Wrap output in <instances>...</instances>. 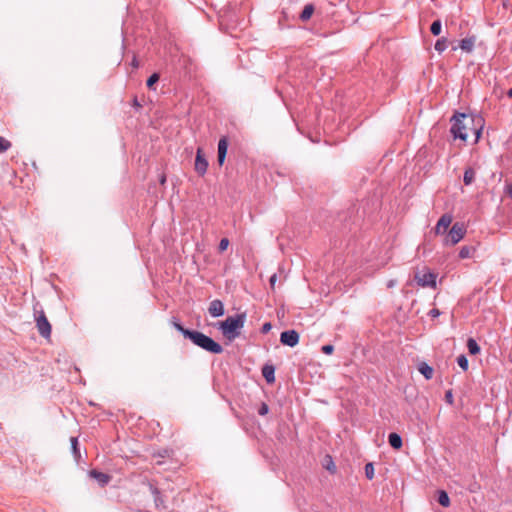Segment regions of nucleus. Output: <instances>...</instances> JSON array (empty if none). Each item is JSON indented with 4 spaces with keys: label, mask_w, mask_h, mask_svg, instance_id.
Masks as SVG:
<instances>
[{
    "label": "nucleus",
    "mask_w": 512,
    "mask_h": 512,
    "mask_svg": "<svg viewBox=\"0 0 512 512\" xmlns=\"http://www.w3.org/2000/svg\"><path fill=\"white\" fill-rule=\"evenodd\" d=\"M246 322V313H239L234 316H228L224 321L218 323V329L223 336L229 340H234L240 335V330Z\"/></svg>",
    "instance_id": "nucleus-3"
},
{
    "label": "nucleus",
    "mask_w": 512,
    "mask_h": 512,
    "mask_svg": "<svg viewBox=\"0 0 512 512\" xmlns=\"http://www.w3.org/2000/svg\"><path fill=\"white\" fill-rule=\"evenodd\" d=\"M388 442L390 446L395 450H399L403 445L402 437L395 432H392L388 435Z\"/></svg>",
    "instance_id": "nucleus-16"
},
{
    "label": "nucleus",
    "mask_w": 512,
    "mask_h": 512,
    "mask_svg": "<svg viewBox=\"0 0 512 512\" xmlns=\"http://www.w3.org/2000/svg\"><path fill=\"white\" fill-rule=\"evenodd\" d=\"M465 233L466 229L463 224L459 222L454 223L447 234L446 243L451 245L457 244L463 239Z\"/></svg>",
    "instance_id": "nucleus-6"
},
{
    "label": "nucleus",
    "mask_w": 512,
    "mask_h": 512,
    "mask_svg": "<svg viewBox=\"0 0 512 512\" xmlns=\"http://www.w3.org/2000/svg\"><path fill=\"white\" fill-rule=\"evenodd\" d=\"M448 47V40L447 38L445 37H442V38H439L436 43H435V50L438 52V53H442L443 51H445Z\"/></svg>",
    "instance_id": "nucleus-23"
},
{
    "label": "nucleus",
    "mask_w": 512,
    "mask_h": 512,
    "mask_svg": "<svg viewBox=\"0 0 512 512\" xmlns=\"http://www.w3.org/2000/svg\"><path fill=\"white\" fill-rule=\"evenodd\" d=\"M271 328H272L271 323L270 322H266V323L263 324V326L261 328V332L263 334H266V333H268L271 330Z\"/></svg>",
    "instance_id": "nucleus-34"
},
{
    "label": "nucleus",
    "mask_w": 512,
    "mask_h": 512,
    "mask_svg": "<svg viewBox=\"0 0 512 512\" xmlns=\"http://www.w3.org/2000/svg\"><path fill=\"white\" fill-rule=\"evenodd\" d=\"M475 251H476V249L473 246H463L460 248L459 258L460 259L471 258L474 255Z\"/></svg>",
    "instance_id": "nucleus-18"
},
{
    "label": "nucleus",
    "mask_w": 512,
    "mask_h": 512,
    "mask_svg": "<svg viewBox=\"0 0 512 512\" xmlns=\"http://www.w3.org/2000/svg\"><path fill=\"white\" fill-rule=\"evenodd\" d=\"M321 350L324 354L330 355L334 351V346L330 344L323 345Z\"/></svg>",
    "instance_id": "nucleus-33"
},
{
    "label": "nucleus",
    "mask_w": 512,
    "mask_h": 512,
    "mask_svg": "<svg viewBox=\"0 0 512 512\" xmlns=\"http://www.w3.org/2000/svg\"><path fill=\"white\" fill-rule=\"evenodd\" d=\"M160 76L158 73H153L150 75V77L147 79L146 85L149 89H153V86L159 81Z\"/></svg>",
    "instance_id": "nucleus-26"
},
{
    "label": "nucleus",
    "mask_w": 512,
    "mask_h": 512,
    "mask_svg": "<svg viewBox=\"0 0 512 512\" xmlns=\"http://www.w3.org/2000/svg\"><path fill=\"white\" fill-rule=\"evenodd\" d=\"M314 12V6L312 4H307L304 6L302 12L299 15L301 21H307L311 18Z\"/></svg>",
    "instance_id": "nucleus-19"
},
{
    "label": "nucleus",
    "mask_w": 512,
    "mask_h": 512,
    "mask_svg": "<svg viewBox=\"0 0 512 512\" xmlns=\"http://www.w3.org/2000/svg\"><path fill=\"white\" fill-rule=\"evenodd\" d=\"M131 65L134 67V68H138L139 67V62L138 60L134 57L132 62H131Z\"/></svg>",
    "instance_id": "nucleus-39"
},
{
    "label": "nucleus",
    "mask_w": 512,
    "mask_h": 512,
    "mask_svg": "<svg viewBox=\"0 0 512 512\" xmlns=\"http://www.w3.org/2000/svg\"><path fill=\"white\" fill-rule=\"evenodd\" d=\"M262 375L267 383H273L275 381V367L270 364H265L262 367Z\"/></svg>",
    "instance_id": "nucleus-15"
},
{
    "label": "nucleus",
    "mask_w": 512,
    "mask_h": 512,
    "mask_svg": "<svg viewBox=\"0 0 512 512\" xmlns=\"http://www.w3.org/2000/svg\"><path fill=\"white\" fill-rule=\"evenodd\" d=\"M132 106L135 108V109H140L142 107V105L140 104V102L138 101L137 97H134L133 101H132Z\"/></svg>",
    "instance_id": "nucleus-36"
},
{
    "label": "nucleus",
    "mask_w": 512,
    "mask_h": 512,
    "mask_svg": "<svg viewBox=\"0 0 512 512\" xmlns=\"http://www.w3.org/2000/svg\"><path fill=\"white\" fill-rule=\"evenodd\" d=\"M166 454H167V450H164L163 452L159 453V455H160L161 457H165V456H166Z\"/></svg>",
    "instance_id": "nucleus-42"
},
{
    "label": "nucleus",
    "mask_w": 512,
    "mask_h": 512,
    "mask_svg": "<svg viewBox=\"0 0 512 512\" xmlns=\"http://www.w3.org/2000/svg\"><path fill=\"white\" fill-rule=\"evenodd\" d=\"M150 491L154 497V503H155L156 510L159 512H163L164 510H166V506L164 505V501L161 497V494H160V491L158 490V488L155 487L154 485L150 484Z\"/></svg>",
    "instance_id": "nucleus-13"
},
{
    "label": "nucleus",
    "mask_w": 512,
    "mask_h": 512,
    "mask_svg": "<svg viewBox=\"0 0 512 512\" xmlns=\"http://www.w3.org/2000/svg\"><path fill=\"white\" fill-rule=\"evenodd\" d=\"M280 342L289 347H295L299 343V334L291 329L283 331L280 335Z\"/></svg>",
    "instance_id": "nucleus-8"
},
{
    "label": "nucleus",
    "mask_w": 512,
    "mask_h": 512,
    "mask_svg": "<svg viewBox=\"0 0 512 512\" xmlns=\"http://www.w3.org/2000/svg\"><path fill=\"white\" fill-rule=\"evenodd\" d=\"M467 348H468L469 353L472 355H476L480 352V347H479L478 343L476 342V340H474L473 338H469L467 340Z\"/></svg>",
    "instance_id": "nucleus-21"
},
{
    "label": "nucleus",
    "mask_w": 512,
    "mask_h": 512,
    "mask_svg": "<svg viewBox=\"0 0 512 512\" xmlns=\"http://www.w3.org/2000/svg\"><path fill=\"white\" fill-rule=\"evenodd\" d=\"M276 280H277V275L276 274H273L270 279H269V282H270V285L271 287L273 288L275 283H276Z\"/></svg>",
    "instance_id": "nucleus-38"
},
{
    "label": "nucleus",
    "mask_w": 512,
    "mask_h": 512,
    "mask_svg": "<svg viewBox=\"0 0 512 512\" xmlns=\"http://www.w3.org/2000/svg\"><path fill=\"white\" fill-rule=\"evenodd\" d=\"M475 179V171L473 168L469 167L465 169L464 175H463V182L465 185H470L473 183Z\"/></svg>",
    "instance_id": "nucleus-20"
},
{
    "label": "nucleus",
    "mask_w": 512,
    "mask_h": 512,
    "mask_svg": "<svg viewBox=\"0 0 512 512\" xmlns=\"http://www.w3.org/2000/svg\"><path fill=\"white\" fill-rule=\"evenodd\" d=\"M508 194L512 197V184L508 187Z\"/></svg>",
    "instance_id": "nucleus-40"
},
{
    "label": "nucleus",
    "mask_w": 512,
    "mask_h": 512,
    "mask_svg": "<svg viewBox=\"0 0 512 512\" xmlns=\"http://www.w3.org/2000/svg\"><path fill=\"white\" fill-rule=\"evenodd\" d=\"M365 476L369 480L373 479V477H374V466H373V463H367L365 465Z\"/></svg>",
    "instance_id": "nucleus-28"
},
{
    "label": "nucleus",
    "mask_w": 512,
    "mask_h": 512,
    "mask_svg": "<svg viewBox=\"0 0 512 512\" xmlns=\"http://www.w3.org/2000/svg\"><path fill=\"white\" fill-rule=\"evenodd\" d=\"M227 150H228V139L226 136H223L218 141L217 162L220 166H222L225 162Z\"/></svg>",
    "instance_id": "nucleus-11"
},
{
    "label": "nucleus",
    "mask_w": 512,
    "mask_h": 512,
    "mask_svg": "<svg viewBox=\"0 0 512 512\" xmlns=\"http://www.w3.org/2000/svg\"><path fill=\"white\" fill-rule=\"evenodd\" d=\"M442 23L439 19L432 22L430 31L433 35L438 36L441 33Z\"/></svg>",
    "instance_id": "nucleus-24"
},
{
    "label": "nucleus",
    "mask_w": 512,
    "mask_h": 512,
    "mask_svg": "<svg viewBox=\"0 0 512 512\" xmlns=\"http://www.w3.org/2000/svg\"><path fill=\"white\" fill-rule=\"evenodd\" d=\"M438 503L443 507H448L450 505V498L446 491L440 490L438 492Z\"/></svg>",
    "instance_id": "nucleus-22"
},
{
    "label": "nucleus",
    "mask_w": 512,
    "mask_h": 512,
    "mask_svg": "<svg viewBox=\"0 0 512 512\" xmlns=\"http://www.w3.org/2000/svg\"><path fill=\"white\" fill-rule=\"evenodd\" d=\"M71 448H72V452L75 456V458L79 457L80 456V451H79V448H78V440L76 437H72L71 438Z\"/></svg>",
    "instance_id": "nucleus-29"
},
{
    "label": "nucleus",
    "mask_w": 512,
    "mask_h": 512,
    "mask_svg": "<svg viewBox=\"0 0 512 512\" xmlns=\"http://www.w3.org/2000/svg\"><path fill=\"white\" fill-rule=\"evenodd\" d=\"M451 223L452 216L450 214H443L435 226V233L437 235L445 234Z\"/></svg>",
    "instance_id": "nucleus-10"
},
{
    "label": "nucleus",
    "mask_w": 512,
    "mask_h": 512,
    "mask_svg": "<svg viewBox=\"0 0 512 512\" xmlns=\"http://www.w3.org/2000/svg\"><path fill=\"white\" fill-rule=\"evenodd\" d=\"M475 41H476V37L475 36L466 37V38H464V39H462L460 41L459 47L464 52L470 53L474 49Z\"/></svg>",
    "instance_id": "nucleus-14"
},
{
    "label": "nucleus",
    "mask_w": 512,
    "mask_h": 512,
    "mask_svg": "<svg viewBox=\"0 0 512 512\" xmlns=\"http://www.w3.org/2000/svg\"><path fill=\"white\" fill-rule=\"evenodd\" d=\"M450 132L454 139L466 141L468 134L467 129L470 125L475 126L472 130L475 134L476 141L480 138L484 119L479 115L456 112L450 119Z\"/></svg>",
    "instance_id": "nucleus-1"
},
{
    "label": "nucleus",
    "mask_w": 512,
    "mask_h": 512,
    "mask_svg": "<svg viewBox=\"0 0 512 512\" xmlns=\"http://www.w3.org/2000/svg\"><path fill=\"white\" fill-rule=\"evenodd\" d=\"M89 476L93 479H95L101 487H104L105 485H107L110 480H111V476L106 474V473H103V472H100L96 469H92L90 472H89Z\"/></svg>",
    "instance_id": "nucleus-12"
},
{
    "label": "nucleus",
    "mask_w": 512,
    "mask_h": 512,
    "mask_svg": "<svg viewBox=\"0 0 512 512\" xmlns=\"http://www.w3.org/2000/svg\"><path fill=\"white\" fill-rule=\"evenodd\" d=\"M437 274L430 271L428 268H424L421 271H417L414 275V280L418 286L423 288L436 289Z\"/></svg>",
    "instance_id": "nucleus-4"
},
{
    "label": "nucleus",
    "mask_w": 512,
    "mask_h": 512,
    "mask_svg": "<svg viewBox=\"0 0 512 512\" xmlns=\"http://www.w3.org/2000/svg\"><path fill=\"white\" fill-rule=\"evenodd\" d=\"M229 246V239L228 238H222L218 245L219 252H224Z\"/></svg>",
    "instance_id": "nucleus-31"
},
{
    "label": "nucleus",
    "mask_w": 512,
    "mask_h": 512,
    "mask_svg": "<svg viewBox=\"0 0 512 512\" xmlns=\"http://www.w3.org/2000/svg\"><path fill=\"white\" fill-rule=\"evenodd\" d=\"M445 399H446V402L449 403V404H452L453 403V394H452V391L449 390L445 393Z\"/></svg>",
    "instance_id": "nucleus-35"
},
{
    "label": "nucleus",
    "mask_w": 512,
    "mask_h": 512,
    "mask_svg": "<svg viewBox=\"0 0 512 512\" xmlns=\"http://www.w3.org/2000/svg\"><path fill=\"white\" fill-rule=\"evenodd\" d=\"M325 464L324 467L332 474L336 472V466L332 460V457L330 455L325 456Z\"/></svg>",
    "instance_id": "nucleus-25"
},
{
    "label": "nucleus",
    "mask_w": 512,
    "mask_h": 512,
    "mask_svg": "<svg viewBox=\"0 0 512 512\" xmlns=\"http://www.w3.org/2000/svg\"><path fill=\"white\" fill-rule=\"evenodd\" d=\"M194 168H195V171L197 172V174L200 176L205 175V173L207 172L208 161L205 158L201 148H198L196 151Z\"/></svg>",
    "instance_id": "nucleus-7"
},
{
    "label": "nucleus",
    "mask_w": 512,
    "mask_h": 512,
    "mask_svg": "<svg viewBox=\"0 0 512 512\" xmlns=\"http://www.w3.org/2000/svg\"><path fill=\"white\" fill-rule=\"evenodd\" d=\"M10 142L3 137H0V153L5 152L10 147Z\"/></svg>",
    "instance_id": "nucleus-30"
},
{
    "label": "nucleus",
    "mask_w": 512,
    "mask_h": 512,
    "mask_svg": "<svg viewBox=\"0 0 512 512\" xmlns=\"http://www.w3.org/2000/svg\"><path fill=\"white\" fill-rule=\"evenodd\" d=\"M35 322L39 334L43 338L49 339L51 336V324L43 310L35 311Z\"/></svg>",
    "instance_id": "nucleus-5"
},
{
    "label": "nucleus",
    "mask_w": 512,
    "mask_h": 512,
    "mask_svg": "<svg viewBox=\"0 0 512 512\" xmlns=\"http://www.w3.org/2000/svg\"><path fill=\"white\" fill-rule=\"evenodd\" d=\"M429 315H430L431 317H438V316L440 315V311H439L438 309H436V308L431 309V310L429 311Z\"/></svg>",
    "instance_id": "nucleus-37"
},
{
    "label": "nucleus",
    "mask_w": 512,
    "mask_h": 512,
    "mask_svg": "<svg viewBox=\"0 0 512 512\" xmlns=\"http://www.w3.org/2000/svg\"><path fill=\"white\" fill-rule=\"evenodd\" d=\"M172 325L185 338L189 339L194 345L201 349L212 354H221L223 352L221 344L202 332L185 328L176 318H173Z\"/></svg>",
    "instance_id": "nucleus-2"
},
{
    "label": "nucleus",
    "mask_w": 512,
    "mask_h": 512,
    "mask_svg": "<svg viewBox=\"0 0 512 512\" xmlns=\"http://www.w3.org/2000/svg\"><path fill=\"white\" fill-rule=\"evenodd\" d=\"M165 182V177H162L161 178V183H164Z\"/></svg>",
    "instance_id": "nucleus-43"
},
{
    "label": "nucleus",
    "mask_w": 512,
    "mask_h": 512,
    "mask_svg": "<svg viewBox=\"0 0 512 512\" xmlns=\"http://www.w3.org/2000/svg\"><path fill=\"white\" fill-rule=\"evenodd\" d=\"M418 371L425 377L426 380L432 379L434 374V369L426 362H420L418 364Z\"/></svg>",
    "instance_id": "nucleus-17"
},
{
    "label": "nucleus",
    "mask_w": 512,
    "mask_h": 512,
    "mask_svg": "<svg viewBox=\"0 0 512 512\" xmlns=\"http://www.w3.org/2000/svg\"><path fill=\"white\" fill-rule=\"evenodd\" d=\"M269 412V407L266 403H262L258 409V414L261 416L266 415Z\"/></svg>",
    "instance_id": "nucleus-32"
},
{
    "label": "nucleus",
    "mask_w": 512,
    "mask_h": 512,
    "mask_svg": "<svg viewBox=\"0 0 512 512\" xmlns=\"http://www.w3.org/2000/svg\"><path fill=\"white\" fill-rule=\"evenodd\" d=\"M457 363L458 365L464 370L466 371L468 369V366H469V363H468V359L465 355L461 354L457 357Z\"/></svg>",
    "instance_id": "nucleus-27"
},
{
    "label": "nucleus",
    "mask_w": 512,
    "mask_h": 512,
    "mask_svg": "<svg viewBox=\"0 0 512 512\" xmlns=\"http://www.w3.org/2000/svg\"><path fill=\"white\" fill-rule=\"evenodd\" d=\"M507 96L509 98H512V88H510L508 91H507Z\"/></svg>",
    "instance_id": "nucleus-41"
},
{
    "label": "nucleus",
    "mask_w": 512,
    "mask_h": 512,
    "mask_svg": "<svg viewBox=\"0 0 512 512\" xmlns=\"http://www.w3.org/2000/svg\"><path fill=\"white\" fill-rule=\"evenodd\" d=\"M208 313L213 318H218V317L223 316L225 313L223 302L219 299L212 300L208 307Z\"/></svg>",
    "instance_id": "nucleus-9"
}]
</instances>
